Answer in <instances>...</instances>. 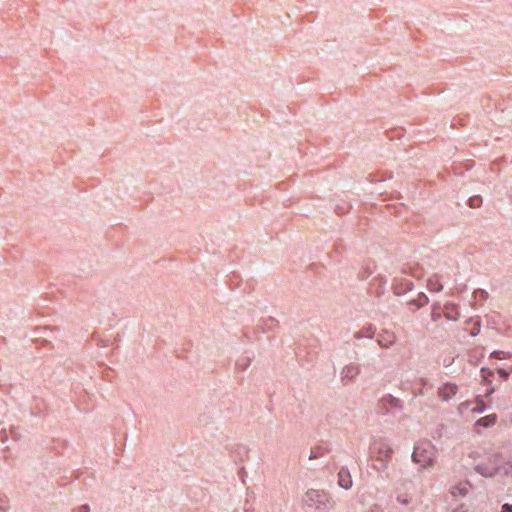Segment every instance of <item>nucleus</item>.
Listing matches in <instances>:
<instances>
[{"instance_id":"obj_1","label":"nucleus","mask_w":512,"mask_h":512,"mask_svg":"<svg viewBox=\"0 0 512 512\" xmlns=\"http://www.w3.org/2000/svg\"><path fill=\"white\" fill-rule=\"evenodd\" d=\"M470 457L474 459L475 470L485 477L493 476L499 467L500 456L493 451H473Z\"/></svg>"},{"instance_id":"obj_2","label":"nucleus","mask_w":512,"mask_h":512,"mask_svg":"<svg viewBox=\"0 0 512 512\" xmlns=\"http://www.w3.org/2000/svg\"><path fill=\"white\" fill-rule=\"evenodd\" d=\"M412 459L422 468L433 466L436 461L435 446L429 441L420 442L413 451Z\"/></svg>"},{"instance_id":"obj_3","label":"nucleus","mask_w":512,"mask_h":512,"mask_svg":"<svg viewBox=\"0 0 512 512\" xmlns=\"http://www.w3.org/2000/svg\"><path fill=\"white\" fill-rule=\"evenodd\" d=\"M303 502L305 506L319 511L324 510L332 504L331 497L327 492L316 489L308 490L303 497Z\"/></svg>"},{"instance_id":"obj_4","label":"nucleus","mask_w":512,"mask_h":512,"mask_svg":"<svg viewBox=\"0 0 512 512\" xmlns=\"http://www.w3.org/2000/svg\"><path fill=\"white\" fill-rule=\"evenodd\" d=\"M371 449L379 454V458H387L392 452L389 444L382 439L374 440Z\"/></svg>"},{"instance_id":"obj_5","label":"nucleus","mask_w":512,"mask_h":512,"mask_svg":"<svg viewBox=\"0 0 512 512\" xmlns=\"http://www.w3.org/2000/svg\"><path fill=\"white\" fill-rule=\"evenodd\" d=\"M470 488L471 485L468 481H461L452 486L450 492L453 497H464L468 494Z\"/></svg>"},{"instance_id":"obj_6","label":"nucleus","mask_w":512,"mask_h":512,"mask_svg":"<svg viewBox=\"0 0 512 512\" xmlns=\"http://www.w3.org/2000/svg\"><path fill=\"white\" fill-rule=\"evenodd\" d=\"M457 393V386L455 384L446 383L439 389V397L443 401L450 400Z\"/></svg>"},{"instance_id":"obj_7","label":"nucleus","mask_w":512,"mask_h":512,"mask_svg":"<svg viewBox=\"0 0 512 512\" xmlns=\"http://www.w3.org/2000/svg\"><path fill=\"white\" fill-rule=\"evenodd\" d=\"M338 484L340 487L348 490L352 487L353 481L350 472L347 469H341L338 473Z\"/></svg>"},{"instance_id":"obj_8","label":"nucleus","mask_w":512,"mask_h":512,"mask_svg":"<svg viewBox=\"0 0 512 512\" xmlns=\"http://www.w3.org/2000/svg\"><path fill=\"white\" fill-rule=\"evenodd\" d=\"M497 421V415L496 414H490L487 416H484L480 418L476 424L482 427H491L493 426Z\"/></svg>"},{"instance_id":"obj_9","label":"nucleus","mask_w":512,"mask_h":512,"mask_svg":"<svg viewBox=\"0 0 512 512\" xmlns=\"http://www.w3.org/2000/svg\"><path fill=\"white\" fill-rule=\"evenodd\" d=\"M428 287L431 291L434 292H439L443 288L437 275H433L428 279Z\"/></svg>"},{"instance_id":"obj_10","label":"nucleus","mask_w":512,"mask_h":512,"mask_svg":"<svg viewBox=\"0 0 512 512\" xmlns=\"http://www.w3.org/2000/svg\"><path fill=\"white\" fill-rule=\"evenodd\" d=\"M455 307L454 305H446L445 306V316L449 320H457L458 319V313L454 311Z\"/></svg>"},{"instance_id":"obj_11","label":"nucleus","mask_w":512,"mask_h":512,"mask_svg":"<svg viewBox=\"0 0 512 512\" xmlns=\"http://www.w3.org/2000/svg\"><path fill=\"white\" fill-rule=\"evenodd\" d=\"M359 372L358 368L355 366H347L343 370V374L345 377L353 378Z\"/></svg>"},{"instance_id":"obj_12","label":"nucleus","mask_w":512,"mask_h":512,"mask_svg":"<svg viewBox=\"0 0 512 512\" xmlns=\"http://www.w3.org/2000/svg\"><path fill=\"white\" fill-rule=\"evenodd\" d=\"M396 501L398 504L402 505V506H408L411 502V498L408 497L407 495H398L397 498H396Z\"/></svg>"},{"instance_id":"obj_13","label":"nucleus","mask_w":512,"mask_h":512,"mask_svg":"<svg viewBox=\"0 0 512 512\" xmlns=\"http://www.w3.org/2000/svg\"><path fill=\"white\" fill-rule=\"evenodd\" d=\"M485 410V404L482 400H479L477 402V405L475 407L471 408V412L473 413H482Z\"/></svg>"},{"instance_id":"obj_14","label":"nucleus","mask_w":512,"mask_h":512,"mask_svg":"<svg viewBox=\"0 0 512 512\" xmlns=\"http://www.w3.org/2000/svg\"><path fill=\"white\" fill-rule=\"evenodd\" d=\"M481 201H482V200H481V198H479V197L471 198V199H470V206H472V207H478V206H480Z\"/></svg>"},{"instance_id":"obj_15","label":"nucleus","mask_w":512,"mask_h":512,"mask_svg":"<svg viewBox=\"0 0 512 512\" xmlns=\"http://www.w3.org/2000/svg\"><path fill=\"white\" fill-rule=\"evenodd\" d=\"M501 512H512V505L504 504Z\"/></svg>"},{"instance_id":"obj_16","label":"nucleus","mask_w":512,"mask_h":512,"mask_svg":"<svg viewBox=\"0 0 512 512\" xmlns=\"http://www.w3.org/2000/svg\"><path fill=\"white\" fill-rule=\"evenodd\" d=\"M498 374H500L504 378H506L508 376L507 372H505L503 369H499Z\"/></svg>"},{"instance_id":"obj_17","label":"nucleus","mask_w":512,"mask_h":512,"mask_svg":"<svg viewBox=\"0 0 512 512\" xmlns=\"http://www.w3.org/2000/svg\"><path fill=\"white\" fill-rule=\"evenodd\" d=\"M470 405L469 402H466V403H462L461 406H460V410L463 411L464 408H468Z\"/></svg>"},{"instance_id":"obj_18","label":"nucleus","mask_w":512,"mask_h":512,"mask_svg":"<svg viewBox=\"0 0 512 512\" xmlns=\"http://www.w3.org/2000/svg\"><path fill=\"white\" fill-rule=\"evenodd\" d=\"M80 512H89V507L87 505L82 506Z\"/></svg>"},{"instance_id":"obj_19","label":"nucleus","mask_w":512,"mask_h":512,"mask_svg":"<svg viewBox=\"0 0 512 512\" xmlns=\"http://www.w3.org/2000/svg\"><path fill=\"white\" fill-rule=\"evenodd\" d=\"M316 455H314L313 453L310 455V458H315Z\"/></svg>"},{"instance_id":"obj_20","label":"nucleus","mask_w":512,"mask_h":512,"mask_svg":"<svg viewBox=\"0 0 512 512\" xmlns=\"http://www.w3.org/2000/svg\"><path fill=\"white\" fill-rule=\"evenodd\" d=\"M479 293H480L481 295H484V294H485V292H484V291H482V290H481V291H479Z\"/></svg>"}]
</instances>
